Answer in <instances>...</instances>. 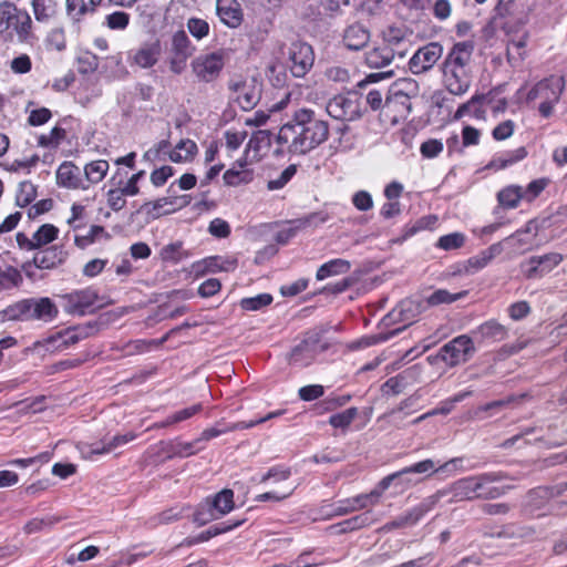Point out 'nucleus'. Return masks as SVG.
<instances>
[{
  "instance_id": "nucleus-7",
  "label": "nucleus",
  "mask_w": 567,
  "mask_h": 567,
  "mask_svg": "<svg viewBox=\"0 0 567 567\" xmlns=\"http://www.w3.org/2000/svg\"><path fill=\"white\" fill-rule=\"evenodd\" d=\"M327 349L317 332H308L305 338L292 348L289 355V363L296 367L306 368L310 365L317 355Z\"/></svg>"
},
{
  "instance_id": "nucleus-53",
  "label": "nucleus",
  "mask_w": 567,
  "mask_h": 567,
  "mask_svg": "<svg viewBox=\"0 0 567 567\" xmlns=\"http://www.w3.org/2000/svg\"><path fill=\"white\" fill-rule=\"evenodd\" d=\"M37 196V188L30 181H24L19 184L16 195V204L19 207H27L33 202Z\"/></svg>"
},
{
  "instance_id": "nucleus-57",
  "label": "nucleus",
  "mask_w": 567,
  "mask_h": 567,
  "mask_svg": "<svg viewBox=\"0 0 567 567\" xmlns=\"http://www.w3.org/2000/svg\"><path fill=\"white\" fill-rule=\"evenodd\" d=\"M380 498V492L377 489L371 491L368 494H360L354 497H350L349 502L352 507V511H359L367 508L370 505H374L379 502Z\"/></svg>"
},
{
  "instance_id": "nucleus-35",
  "label": "nucleus",
  "mask_w": 567,
  "mask_h": 567,
  "mask_svg": "<svg viewBox=\"0 0 567 567\" xmlns=\"http://www.w3.org/2000/svg\"><path fill=\"white\" fill-rule=\"evenodd\" d=\"M209 498V504L214 508L216 515H219V518L230 513L234 507V492L229 488H224L213 497Z\"/></svg>"
},
{
  "instance_id": "nucleus-19",
  "label": "nucleus",
  "mask_w": 567,
  "mask_h": 567,
  "mask_svg": "<svg viewBox=\"0 0 567 567\" xmlns=\"http://www.w3.org/2000/svg\"><path fill=\"white\" fill-rule=\"evenodd\" d=\"M56 183L59 186L69 189H87L82 169L72 162H63L56 171Z\"/></svg>"
},
{
  "instance_id": "nucleus-59",
  "label": "nucleus",
  "mask_w": 567,
  "mask_h": 567,
  "mask_svg": "<svg viewBox=\"0 0 567 567\" xmlns=\"http://www.w3.org/2000/svg\"><path fill=\"white\" fill-rule=\"evenodd\" d=\"M272 302V296L269 293H260L255 297L244 298L240 306L244 310L256 311Z\"/></svg>"
},
{
  "instance_id": "nucleus-14",
  "label": "nucleus",
  "mask_w": 567,
  "mask_h": 567,
  "mask_svg": "<svg viewBox=\"0 0 567 567\" xmlns=\"http://www.w3.org/2000/svg\"><path fill=\"white\" fill-rule=\"evenodd\" d=\"M326 110L331 117L339 121H354L360 117L357 100L341 94L330 99Z\"/></svg>"
},
{
  "instance_id": "nucleus-48",
  "label": "nucleus",
  "mask_w": 567,
  "mask_h": 567,
  "mask_svg": "<svg viewBox=\"0 0 567 567\" xmlns=\"http://www.w3.org/2000/svg\"><path fill=\"white\" fill-rule=\"evenodd\" d=\"M388 92L394 93L395 96L402 94L412 99L419 95V84L413 79H400L391 85Z\"/></svg>"
},
{
  "instance_id": "nucleus-3",
  "label": "nucleus",
  "mask_w": 567,
  "mask_h": 567,
  "mask_svg": "<svg viewBox=\"0 0 567 567\" xmlns=\"http://www.w3.org/2000/svg\"><path fill=\"white\" fill-rule=\"evenodd\" d=\"M501 478L502 476L498 473H484L463 477L451 485L450 492L455 502L497 498L504 493L503 488L492 484L501 481Z\"/></svg>"
},
{
  "instance_id": "nucleus-34",
  "label": "nucleus",
  "mask_w": 567,
  "mask_h": 567,
  "mask_svg": "<svg viewBox=\"0 0 567 567\" xmlns=\"http://www.w3.org/2000/svg\"><path fill=\"white\" fill-rule=\"evenodd\" d=\"M110 165L107 161L96 159L87 163L82 174H84V182L87 183V188L93 185L102 182L109 172Z\"/></svg>"
},
{
  "instance_id": "nucleus-56",
  "label": "nucleus",
  "mask_w": 567,
  "mask_h": 567,
  "mask_svg": "<svg viewBox=\"0 0 567 567\" xmlns=\"http://www.w3.org/2000/svg\"><path fill=\"white\" fill-rule=\"evenodd\" d=\"M188 32L198 41L203 40L209 34V23L200 18H189L186 22Z\"/></svg>"
},
{
  "instance_id": "nucleus-12",
  "label": "nucleus",
  "mask_w": 567,
  "mask_h": 567,
  "mask_svg": "<svg viewBox=\"0 0 567 567\" xmlns=\"http://www.w3.org/2000/svg\"><path fill=\"white\" fill-rule=\"evenodd\" d=\"M425 309L424 301L421 299L406 298L385 317L391 323H402L403 328L413 323Z\"/></svg>"
},
{
  "instance_id": "nucleus-45",
  "label": "nucleus",
  "mask_w": 567,
  "mask_h": 567,
  "mask_svg": "<svg viewBox=\"0 0 567 567\" xmlns=\"http://www.w3.org/2000/svg\"><path fill=\"white\" fill-rule=\"evenodd\" d=\"M159 257L165 262L177 264L187 258L188 254L183 249L182 241H175L165 245L159 251Z\"/></svg>"
},
{
  "instance_id": "nucleus-50",
  "label": "nucleus",
  "mask_w": 567,
  "mask_h": 567,
  "mask_svg": "<svg viewBox=\"0 0 567 567\" xmlns=\"http://www.w3.org/2000/svg\"><path fill=\"white\" fill-rule=\"evenodd\" d=\"M99 68V58L90 51H81L76 56V69L81 74H90Z\"/></svg>"
},
{
  "instance_id": "nucleus-20",
  "label": "nucleus",
  "mask_w": 567,
  "mask_h": 567,
  "mask_svg": "<svg viewBox=\"0 0 567 567\" xmlns=\"http://www.w3.org/2000/svg\"><path fill=\"white\" fill-rule=\"evenodd\" d=\"M492 92L487 94H475L467 102L461 104L454 114V120H461L471 115L476 120H484L486 116L485 105L492 103Z\"/></svg>"
},
{
  "instance_id": "nucleus-44",
  "label": "nucleus",
  "mask_w": 567,
  "mask_h": 567,
  "mask_svg": "<svg viewBox=\"0 0 567 567\" xmlns=\"http://www.w3.org/2000/svg\"><path fill=\"white\" fill-rule=\"evenodd\" d=\"M244 523V519L236 520L234 523H221L218 525L210 526L208 529L202 532L199 535H197L194 540L190 542V544H197L207 542L210 538L230 532L235 529L236 527L240 526Z\"/></svg>"
},
{
  "instance_id": "nucleus-52",
  "label": "nucleus",
  "mask_w": 567,
  "mask_h": 567,
  "mask_svg": "<svg viewBox=\"0 0 567 567\" xmlns=\"http://www.w3.org/2000/svg\"><path fill=\"white\" fill-rule=\"evenodd\" d=\"M357 408H349L342 412L332 414L329 417V424L334 429L347 430L353 420L358 416Z\"/></svg>"
},
{
  "instance_id": "nucleus-31",
  "label": "nucleus",
  "mask_w": 567,
  "mask_h": 567,
  "mask_svg": "<svg viewBox=\"0 0 567 567\" xmlns=\"http://www.w3.org/2000/svg\"><path fill=\"white\" fill-rule=\"evenodd\" d=\"M272 134L267 130L255 132L247 145V153L254 152V158L259 159L271 146Z\"/></svg>"
},
{
  "instance_id": "nucleus-55",
  "label": "nucleus",
  "mask_w": 567,
  "mask_h": 567,
  "mask_svg": "<svg viewBox=\"0 0 567 567\" xmlns=\"http://www.w3.org/2000/svg\"><path fill=\"white\" fill-rule=\"evenodd\" d=\"M218 518L219 515H216L214 508L209 504V498H206L205 502L199 504L193 514V520L200 526Z\"/></svg>"
},
{
  "instance_id": "nucleus-58",
  "label": "nucleus",
  "mask_w": 567,
  "mask_h": 567,
  "mask_svg": "<svg viewBox=\"0 0 567 567\" xmlns=\"http://www.w3.org/2000/svg\"><path fill=\"white\" fill-rule=\"evenodd\" d=\"M561 255L559 254H548L539 257L534 256V272L540 271L546 272L551 270L555 266H557L561 261Z\"/></svg>"
},
{
  "instance_id": "nucleus-60",
  "label": "nucleus",
  "mask_w": 567,
  "mask_h": 567,
  "mask_svg": "<svg viewBox=\"0 0 567 567\" xmlns=\"http://www.w3.org/2000/svg\"><path fill=\"white\" fill-rule=\"evenodd\" d=\"M465 243V236L462 233H451L439 238L436 247L443 250H453L461 248Z\"/></svg>"
},
{
  "instance_id": "nucleus-64",
  "label": "nucleus",
  "mask_w": 567,
  "mask_h": 567,
  "mask_svg": "<svg viewBox=\"0 0 567 567\" xmlns=\"http://www.w3.org/2000/svg\"><path fill=\"white\" fill-rule=\"evenodd\" d=\"M131 16L124 11H115L105 17V24L111 30H124L128 25Z\"/></svg>"
},
{
  "instance_id": "nucleus-21",
  "label": "nucleus",
  "mask_w": 567,
  "mask_h": 567,
  "mask_svg": "<svg viewBox=\"0 0 567 567\" xmlns=\"http://www.w3.org/2000/svg\"><path fill=\"white\" fill-rule=\"evenodd\" d=\"M162 51L159 40L144 42L133 52V63L142 69H150L159 61Z\"/></svg>"
},
{
  "instance_id": "nucleus-33",
  "label": "nucleus",
  "mask_w": 567,
  "mask_h": 567,
  "mask_svg": "<svg viewBox=\"0 0 567 567\" xmlns=\"http://www.w3.org/2000/svg\"><path fill=\"white\" fill-rule=\"evenodd\" d=\"M30 4L34 19L39 23H48L58 13L55 0H31Z\"/></svg>"
},
{
  "instance_id": "nucleus-24",
  "label": "nucleus",
  "mask_w": 567,
  "mask_h": 567,
  "mask_svg": "<svg viewBox=\"0 0 567 567\" xmlns=\"http://www.w3.org/2000/svg\"><path fill=\"white\" fill-rule=\"evenodd\" d=\"M370 41V31L361 23L349 24L342 33V42L348 50L359 51Z\"/></svg>"
},
{
  "instance_id": "nucleus-30",
  "label": "nucleus",
  "mask_w": 567,
  "mask_h": 567,
  "mask_svg": "<svg viewBox=\"0 0 567 567\" xmlns=\"http://www.w3.org/2000/svg\"><path fill=\"white\" fill-rule=\"evenodd\" d=\"M351 268V262L347 259L336 258L322 264L317 272L316 279L321 281L329 277L347 274Z\"/></svg>"
},
{
  "instance_id": "nucleus-16",
  "label": "nucleus",
  "mask_w": 567,
  "mask_h": 567,
  "mask_svg": "<svg viewBox=\"0 0 567 567\" xmlns=\"http://www.w3.org/2000/svg\"><path fill=\"white\" fill-rule=\"evenodd\" d=\"M383 44L404 58L411 47V32L404 27H389L383 31Z\"/></svg>"
},
{
  "instance_id": "nucleus-61",
  "label": "nucleus",
  "mask_w": 567,
  "mask_h": 567,
  "mask_svg": "<svg viewBox=\"0 0 567 567\" xmlns=\"http://www.w3.org/2000/svg\"><path fill=\"white\" fill-rule=\"evenodd\" d=\"M296 173H297L296 165L287 166L280 173V175L278 177L268 181L267 188L269 190H278V189L284 188L290 182V179L296 175Z\"/></svg>"
},
{
  "instance_id": "nucleus-40",
  "label": "nucleus",
  "mask_w": 567,
  "mask_h": 567,
  "mask_svg": "<svg viewBox=\"0 0 567 567\" xmlns=\"http://www.w3.org/2000/svg\"><path fill=\"white\" fill-rule=\"evenodd\" d=\"M239 168L235 166L224 173V182L228 186H238L240 184H248L252 181L254 174L249 169H245V163L237 162Z\"/></svg>"
},
{
  "instance_id": "nucleus-46",
  "label": "nucleus",
  "mask_w": 567,
  "mask_h": 567,
  "mask_svg": "<svg viewBox=\"0 0 567 567\" xmlns=\"http://www.w3.org/2000/svg\"><path fill=\"white\" fill-rule=\"evenodd\" d=\"M44 47L48 51L62 52L66 49V37L63 28L51 29L44 38Z\"/></svg>"
},
{
  "instance_id": "nucleus-36",
  "label": "nucleus",
  "mask_w": 567,
  "mask_h": 567,
  "mask_svg": "<svg viewBox=\"0 0 567 567\" xmlns=\"http://www.w3.org/2000/svg\"><path fill=\"white\" fill-rule=\"evenodd\" d=\"M394 56L395 54L390 48L381 44L367 52L365 62L370 68L380 69L389 65Z\"/></svg>"
},
{
  "instance_id": "nucleus-49",
  "label": "nucleus",
  "mask_w": 567,
  "mask_h": 567,
  "mask_svg": "<svg viewBox=\"0 0 567 567\" xmlns=\"http://www.w3.org/2000/svg\"><path fill=\"white\" fill-rule=\"evenodd\" d=\"M530 235L528 229L518 230L514 235L506 238V244L509 245L514 252L524 254L530 249Z\"/></svg>"
},
{
  "instance_id": "nucleus-8",
  "label": "nucleus",
  "mask_w": 567,
  "mask_h": 567,
  "mask_svg": "<svg viewBox=\"0 0 567 567\" xmlns=\"http://www.w3.org/2000/svg\"><path fill=\"white\" fill-rule=\"evenodd\" d=\"M474 352L475 348L472 338L461 334L440 349V358L447 365L455 367L470 360Z\"/></svg>"
},
{
  "instance_id": "nucleus-6",
  "label": "nucleus",
  "mask_w": 567,
  "mask_h": 567,
  "mask_svg": "<svg viewBox=\"0 0 567 567\" xmlns=\"http://www.w3.org/2000/svg\"><path fill=\"white\" fill-rule=\"evenodd\" d=\"M196 52V47L192 43L184 30L174 32L171 37L167 63L169 71L174 74H182L187 66V61Z\"/></svg>"
},
{
  "instance_id": "nucleus-23",
  "label": "nucleus",
  "mask_w": 567,
  "mask_h": 567,
  "mask_svg": "<svg viewBox=\"0 0 567 567\" xmlns=\"http://www.w3.org/2000/svg\"><path fill=\"white\" fill-rule=\"evenodd\" d=\"M462 462H463V458L455 457V458H451L443 465H440L439 467H436V463L433 460L427 458V460H423L421 462H417L415 464H412L410 466H406V467L400 470V474H402L403 476L415 475V474L431 476L432 474H434L436 472L447 471L451 466L456 467L457 464L462 463Z\"/></svg>"
},
{
  "instance_id": "nucleus-29",
  "label": "nucleus",
  "mask_w": 567,
  "mask_h": 567,
  "mask_svg": "<svg viewBox=\"0 0 567 567\" xmlns=\"http://www.w3.org/2000/svg\"><path fill=\"white\" fill-rule=\"evenodd\" d=\"M503 248L499 243L491 245L478 255L471 257L466 264V272L474 274L486 267L496 256L501 255Z\"/></svg>"
},
{
  "instance_id": "nucleus-9",
  "label": "nucleus",
  "mask_w": 567,
  "mask_h": 567,
  "mask_svg": "<svg viewBox=\"0 0 567 567\" xmlns=\"http://www.w3.org/2000/svg\"><path fill=\"white\" fill-rule=\"evenodd\" d=\"M63 309L69 315L84 316L93 311L99 299L97 291L91 287L71 291L61 296Z\"/></svg>"
},
{
  "instance_id": "nucleus-47",
  "label": "nucleus",
  "mask_w": 567,
  "mask_h": 567,
  "mask_svg": "<svg viewBox=\"0 0 567 567\" xmlns=\"http://www.w3.org/2000/svg\"><path fill=\"white\" fill-rule=\"evenodd\" d=\"M59 229L52 224H43L38 228V230L33 234V240L37 249H41L42 247L51 244L58 238Z\"/></svg>"
},
{
  "instance_id": "nucleus-2",
  "label": "nucleus",
  "mask_w": 567,
  "mask_h": 567,
  "mask_svg": "<svg viewBox=\"0 0 567 567\" xmlns=\"http://www.w3.org/2000/svg\"><path fill=\"white\" fill-rule=\"evenodd\" d=\"M473 52V44L458 42L453 45L443 63V83L453 95H464L471 86L467 64Z\"/></svg>"
},
{
  "instance_id": "nucleus-54",
  "label": "nucleus",
  "mask_w": 567,
  "mask_h": 567,
  "mask_svg": "<svg viewBox=\"0 0 567 567\" xmlns=\"http://www.w3.org/2000/svg\"><path fill=\"white\" fill-rule=\"evenodd\" d=\"M498 203L506 208H515L522 199V189L517 186H508L497 195Z\"/></svg>"
},
{
  "instance_id": "nucleus-41",
  "label": "nucleus",
  "mask_w": 567,
  "mask_h": 567,
  "mask_svg": "<svg viewBox=\"0 0 567 567\" xmlns=\"http://www.w3.org/2000/svg\"><path fill=\"white\" fill-rule=\"evenodd\" d=\"M553 91L549 101H540L538 111L543 117H549L553 114L554 106L558 103L565 87L564 79H554Z\"/></svg>"
},
{
  "instance_id": "nucleus-63",
  "label": "nucleus",
  "mask_w": 567,
  "mask_h": 567,
  "mask_svg": "<svg viewBox=\"0 0 567 567\" xmlns=\"http://www.w3.org/2000/svg\"><path fill=\"white\" fill-rule=\"evenodd\" d=\"M65 138V130L54 126L48 134L39 137V145L43 147H56Z\"/></svg>"
},
{
  "instance_id": "nucleus-38",
  "label": "nucleus",
  "mask_w": 567,
  "mask_h": 567,
  "mask_svg": "<svg viewBox=\"0 0 567 567\" xmlns=\"http://www.w3.org/2000/svg\"><path fill=\"white\" fill-rule=\"evenodd\" d=\"M3 316L11 321H31V303L30 298L19 300L8 306L3 311Z\"/></svg>"
},
{
  "instance_id": "nucleus-42",
  "label": "nucleus",
  "mask_w": 567,
  "mask_h": 567,
  "mask_svg": "<svg viewBox=\"0 0 567 567\" xmlns=\"http://www.w3.org/2000/svg\"><path fill=\"white\" fill-rule=\"evenodd\" d=\"M384 107L389 111L395 112L399 116L403 117L410 114L412 110L411 99L401 95H394V93L388 92L384 100Z\"/></svg>"
},
{
  "instance_id": "nucleus-22",
  "label": "nucleus",
  "mask_w": 567,
  "mask_h": 567,
  "mask_svg": "<svg viewBox=\"0 0 567 567\" xmlns=\"http://www.w3.org/2000/svg\"><path fill=\"white\" fill-rule=\"evenodd\" d=\"M279 414H280V412H270L264 417H260V419H257L254 421H249V422L241 421V422L233 424L231 426H221L220 423H217L215 426L204 430L202 432L200 436L198 439H196V442L209 441V440L215 439V437H217L224 433H227L229 431L250 429L257 424H261L272 417H276Z\"/></svg>"
},
{
  "instance_id": "nucleus-25",
  "label": "nucleus",
  "mask_w": 567,
  "mask_h": 567,
  "mask_svg": "<svg viewBox=\"0 0 567 567\" xmlns=\"http://www.w3.org/2000/svg\"><path fill=\"white\" fill-rule=\"evenodd\" d=\"M68 252L63 246H51L33 256V264L39 269H53L65 261Z\"/></svg>"
},
{
  "instance_id": "nucleus-32",
  "label": "nucleus",
  "mask_w": 567,
  "mask_h": 567,
  "mask_svg": "<svg viewBox=\"0 0 567 567\" xmlns=\"http://www.w3.org/2000/svg\"><path fill=\"white\" fill-rule=\"evenodd\" d=\"M527 154L528 153L525 147H518L517 150L509 151L493 157L485 168L493 171L504 169L524 159L527 156Z\"/></svg>"
},
{
  "instance_id": "nucleus-27",
  "label": "nucleus",
  "mask_w": 567,
  "mask_h": 567,
  "mask_svg": "<svg viewBox=\"0 0 567 567\" xmlns=\"http://www.w3.org/2000/svg\"><path fill=\"white\" fill-rule=\"evenodd\" d=\"M473 334L481 342L495 343L507 337V329L495 320H488L477 327Z\"/></svg>"
},
{
  "instance_id": "nucleus-11",
  "label": "nucleus",
  "mask_w": 567,
  "mask_h": 567,
  "mask_svg": "<svg viewBox=\"0 0 567 567\" xmlns=\"http://www.w3.org/2000/svg\"><path fill=\"white\" fill-rule=\"evenodd\" d=\"M315 55L311 45L293 43L289 49V69L293 76H305L313 65Z\"/></svg>"
},
{
  "instance_id": "nucleus-62",
  "label": "nucleus",
  "mask_w": 567,
  "mask_h": 567,
  "mask_svg": "<svg viewBox=\"0 0 567 567\" xmlns=\"http://www.w3.org/2000/svg\"><path fill=\"white\" fill-rule=\"evenodd\" d=\"M352 512L349 498L341 499L333 505L322 506L321 508L322 517L342 516Z\"/></svg>"
},
{
  "instance_id": "nucleus-51",
  "label": "nucleus",
  "mask_w": 567,
  "mask_h": 567,
  "mask_svg": "<svg viewBox=\"0 0 567 567\" xmlns=\"http://www.w3.org/2000/svg\"><path fill=\"white\" fill-rule=\"evenodd\" d=\"M466 293H467L466 291L451 293L446 289H437L426 298V305L427 306H439L442 303H452V302L463 298L464 296H466Z\"/></svg>"
},
{
  "instance_id": "nucleus-1",
  "label": "nucleus",
  "mask_w": 567,
  "mask_h": 567,
  "mask_svg": "<svg viewBox=\"0 0 567 567\" xmlns=\"http://www.w3.org/2000/svg\"><path fill=\"white\" fill-rule=\"evenodd\" d=\"M328 137V122L319 118L310 109H299L279 128L275 138V154L303 155L324 143Z\"/></svg>"
},
{
  "instance_id": "nucleus-37",
  "label": "nucleus",
  "mask_w": 567,
  "mask_h": 567,
  "mask_svg": "<svg viewBox=\"0 0 567 567\" xmlns=\"http://www.w3.org/2000/svg\"><path fill=\"white\" fill-rule=\"evenodd\" d=\"M99 4V0H66V14L71 20L79 22Z\"/></svg>"
},
{
  "instance_id": "nucleus-5",
  "label": "nucleus",
  "mask_w": 567,
  "mask_h": 567,
  "mask_svg": "<svg viewBox=\"0 0 567 567\" xmlns=\"http://www.w3.org/2000/svg\"><path fill=\"white\" fill-rule=\"evenodd\" d=\"M227 59L228 52L225 49L200 54L192 61V71L198 81L214 82L219 78Z\"/></svg>"
},
{
  "instance_id": "nucleus-43",
  "label": "nucleus",
  "mask_w": 567,
  "mask_h": 567,
  "mask_svg": "<svg viewBox=\"0 0 567 567\" xmlns=\"http://www.w3.org/2000/svg\"><path fill=\"white\" fill-rule=\"evenodd\" d=\"M371 523H372V513L364 512L360 515L348 518V519L332 526L331 528L336 529L337 533H347V532H352V530L362 528L364 526H368Z\"/></svg>"
},
{
  "instance_id": "nucleus-28",
  "label": "nucleus",
  "mask_w": 567,
  "mask_h": 567,
  "mask_svg": "<svg viewBox=\"0 0 567 567\" xmlns=\"http://www.w3.org/2000/svg\"><path fill=\"white\" fill-rule=\"evenodd\" d=\"M238 260L234 256H210L197 262L196 267L202 268L204 271L218 272V271H234L237 268Z\"/></svg>"
},
{
  "instance_id": "nucleus-39",
  "label": "nucleus",
  "mask_w": 567,
  "mask_h": 567,
  "mask_svg": "<svg viewBox=\"0 0 567 567\" xmlns=\"http://www.w3.org/2000/svg\"><path fill=\"white\" fill-rule=\"evenodd\" d=\"M197 153V145L192 140H182L169 152V159L175 163L190 161Z\"/></svg>"
},
{
  "instance_id": "nucleus-18",
  "label": "nucleus",
  "mask_w": 567,
  "mask_h": 567,
  "mask_svg": "<svg viewBox=\"0 0 567 567\" xmlns=\"http://www.w3.org/2000/svg\"><path fill=\"white\" fill-rule=\"evenodd\" d=\"M216 14L230 29H237L244 21V11L237 0H216Z\"/></svg>"
},
{
  "instance_id": "nucleus-4",
  "label": "nucleus",
  "mask_w": 567,
  "mask_h": 567,
  "mask_svg": "<svg viewBox=\"0 0 567 567\" xmlns=\"http://www.w3.org/2000/svg\"><path fill=\"white\" fill-rule=\"evenodd\" d=\"M32 18L25 9L9 0L0 2V35L16 37L19 42L29 43L34 38Z\"/></svg>"
},
{
  "instance_id": "nucleus-17",
  "label": "nucleus",
  "mask_w": 567,
  "mask_h": 567,
  "mask_svg": "<svg viewBox=\"0 0 567 567\" xmlns=\"http://www.w3.org/2000/svg\"><path fill=\"white\" fill-rule=\"evenodd\" d=\"M187 204L182 197L172 195L161 197L153 202H146L141 206V210L147 214L152 219H157L163 215L172 214L178 208L184 207Z\"/></svg>"
},
{
  "instance_id": "nucleus-13",
  "label": "nucleus",
  "mask_w": 567,
  "mask_h": 567,
  "mask_svg": "<svg viewBox=\"0 0 567 567\" xmlns=\"http://www.w3.org/2000/svg\"><path fill=\"white\" fill-rule=\"evenodd\" d=\"M228 89L245 111L251 110L260 99V92L256 85L240 76L230 79Z\"/></svg>"
},
{
  "instance_id": "nucleus-15",
  "label": "nucleus",
  "mask_w": 567,
  "mask_h": 567,
  "mask_svg": "<svg viewBox=\"0 0 567 567\" xmlns=\"http://www.w3.org/2000/svg\"><path fill=\"white\" fill-rule=\"evenodd\" d=\"M136 434L133 432H128L121 435L113 436L107 442L102 443H94V444H87V443H79L78 450L85 458H92L94 455H101L111 453L117 447L127 444L128 442L136 439Z\"/></svg>"
},
{
  "instance_id": "nucleus-10",
  "label": "nucleus",
  "mask_w": 567,
  "mask_h": 567,
  "mask_svg": "<svg viewBox=\"0 0 567 567\" xmlns=\"http://www.w3.org/2000/svg\"><path fill=\"white\" fill-rule=\"evenodd\" d=\"M442 54L443 47L440 43H427L412 55L409 68L413 74H422L432 69Z\"/></svg>"
},
{
  "instance_id": "nucleus-26",
  "label": "nucleus",
  "mask_w": 567,
  "mask_h": 567,
  "mask_svg": "<svg viewBox=\"0 0 567 567\" xmlns=\"http://www.w3.org/2000/svg\"><path fill=\"white\" fill-rule=\"evenodd\" d=\"M31 321L51 322L56 319L59 309L49 297L30 298Z\"/></svg>"
}]
</instances>
